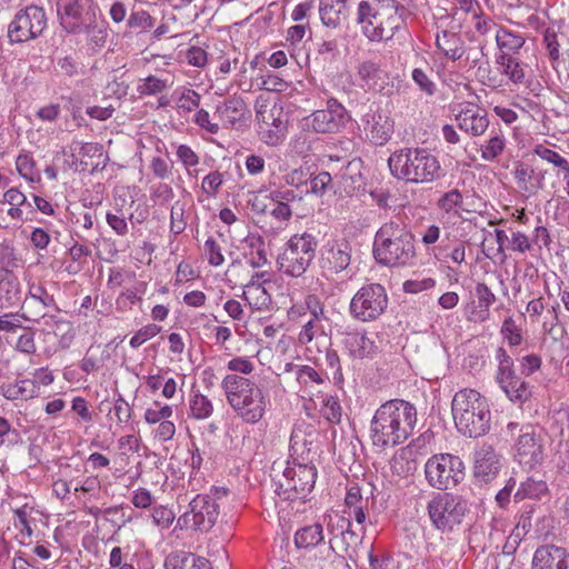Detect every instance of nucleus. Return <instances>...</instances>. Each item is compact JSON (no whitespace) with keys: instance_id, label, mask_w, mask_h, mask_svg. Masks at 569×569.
I'll use <instances>...</instances> for the list:
<instances>
[{"instance_id":"8fccbe9b","label":"nucleus","mask_w":569,"mask_h":569,"mask_svg":"<svg viewBox=\"0 0 569 569\" xmlns=\"http://www.w3.org/2000/svg\"><path fill=\"white\" fill-rule=\"evenodd\" d=\"M438 208L446 213L460 216L463 206V196L458 189L445 192L437 202Z\"/></svg>"},{"instance_id":"de8ad7c7","label":"nucleus","mask_w":569,"mask_h":569,"mask_svg":"<svg viewBox=\"0 0 569 569\" xmlns=\"http://www.w3.org/2000/svg\"><path fill=\"white\" fill-rule=\"evenodd\" d=\"M201 252L211 267H221L224 263L221 242L212 236L206 239Z\"/></svg>"},{"instance_id":"c85d7f7f","label":"nucleus","mask_w":569,"mask_h":569,"mask_svg":"<svg viewBox=\"0 0 569 569\" xmlns=\"http://www.w3.org/2000/svg\"><path fill=\"white\" fill-rule=\"evenodd\" d=\"M319 14L323 26L336 29L347 18V1L320 0Z\"/></svg>"},{"instance_id":"39448f33","label":"nucleus","mask_w":569,"mask_h":569,"mask_svg":"<svg viewBox=\"0 0 569 569\" xmlns=\"http://www.w3.org/2000/svg\"><path fill=\"white\" fill-rule=\"evenodd\" d=\"M390 173L407 183H431L443 176L437 156L425 148H402L388 159Z\"/></svg>"},{"instance_id":"393cba45","label":"nucleus","mask_w":569,"mask_h":569,"mask_svg":"<svg viewBox=\"0 0 569 569\" xmlns=\"http://www.w3.org/2000/svg\"><path fill=\"white\" fill-rule=\"evenodd\" d=\"M496 66L499 73L507 79L506 84L520 86L525 83L527 66L515 56L497 54Z\"/></svg>"},{"instance_id":"a211bd4d","label":"nucleus","mask_w":569,"mask_h":569,"mask_svg":"<svg viewBox=\"0 0 569 569\" xmlns=\"http://www.w3.org/2000/svg\"><path fill=\"white\" fill-rule=\"evenodd\" d=\"M342 336V345L351 358H372L377 353L378 347L366 330L348 327Z\"/></svg>"},{"instance_id":"37998d69","label":"nucleus","mask_w":569,"mask_h":569,"mask_svg":"<svg viewBox=\"0 0 569 569\" xmlns=\"http://www.w3.org/2000/svg\"><path fill=\"white\" fill-rule=\"evenodd\" d=\"M382 70L380 66L373 61H363L358 67V76L363 81L365 87L370 90L381 91L382 87L378 83L381 78Z\"/></svg>"},{"instance_id":"774afa93","label":"nucleus","mask_w":569,"mask_h":569,"mask_svg":"<svg viewBox=\"0 0 569 569\" xmlns=\"http://www.w3.org/2000/svg\"><path fill=\"white\" fill-rule=\"evenodd\" d=\"M177 432V428L173 421L170 419L154 426L152 429V437L156 441L160 443L168 442L174 438Z\"/></svg>"},{"instance_id":"2f4dec72","label":"nucleus","mask_w":569,"mask_h":569,"mask_svg":"<svg viewBox=\"0 0 569 569\" xmlns=\"http://www.w3.org/2000/svg\"><path fill=\"white\" fill-rule=\"evenodd\" d=\"M345 506L347 508L346 512L350 518H353L359 525L365 522L368 498L362 497L358 486H351L347 490Z\"/></svg>"},{"instance_id":"412c9836","label":"nucleus","mask_w":569,"mask_h":569,"mask_svg":"<svg viewBox=\"0 0 569 569\" xmlns=\"http://www.w3.org/2000/svg\"><path fill=\"white\" fill-rule=\"evenodd\" d=\"M569 551L566 548L545 545L533 553L532 569H568Z\"/></svg>"},{"instance_id":"603ef678","label":"nucleus","mask_w":569,"mask_h":569,"mask_svg":"<svg viewBox=\"0 0 569 569\" xmlns=\"http://www.w3.org/2000/svg\"><path fill=\"white\" fill-rule=\"evenodd\" d=\"M176 156L189 176L197 174L198 171L192 172L191 169L199 164L200 158L188 144L177 146Z\"/></svg>"},{"instance_id":"a878e982","label":"nucleus","mask_w":569,"mask_h":569,"mask_svg":"<svg viewBox=\"0 0 569 569\" xmlns=\"http://www.w3.org/2000/svg\"><path fill=\"white\" fill-rule=\"evenodd\" d=\"M267 106L261 104L256 109V118L260 124L259 134L263 143L270 147L279 146L283 141V134L280 130V121L276 123L273 114L267 117Z\"/></svg>"},{"instance_id":"4d7b16f0","label":"nucleus","mask_w":569,"mask_h":569,"mask_svg":"<svg viewBox=\"0 0 569 569\" xmlns=\"http://www.w3.org/2000/svg\"><path fill=\"white\" fill-rule=\"evenodd\" d=\"M533 153L541 158L542 160L552 163L553 166L560 168L562 171H569V162L566 158L560 156L558 152L549 149L543 144H536L533 147Z\"/></svg>"},{"instance_id":"09e8293b","label":"nucleus","mask_w":569,"mask_h":569,"mask_svg":"<svg viewBox=\"0 0 569 569\" xmlns=\"http://www.w3.org/2000/svg\"><path fill=\"white\" fill-rule=\"evenodd\" d=\"M412 451L409 449H400L391 460V469L398 476H408L412 473L417 466L411 459Z\"/></svg>"},{"instance_id":"4be33fe9","label":"nucleus","mask_w":569,"mask_h":569,"mask_svg":"<svg viewBox=\"0 0 569 569\" xmlns=\"http://www.w3.org/2000/svg\"><path fill=\"white\" fill-rule=\"evenodd\" d=\"M501 468V456L489 445H482L475 451V475L485 481L495 478Z\"/></svg>"},{"instance_id":"5701e85b","label":"nucleus","mask_w":569,"mask_h":569,"mask_svg":"<svg viewBox=\"0 0 569 569\" xmlns=\"http://www.w3.org/2000/svg\"><path fill=\"white\" fill-rule=\"evenodd\" d=\"M367 138L377 146L387 143L393 133V121L381 113H367L363 118Z\"/></svg>"},{"instance_id":"3c124183","label":"nucleus","mask_w":569,"mask_h":569,"mask_svg":"<svg viewBox=\"0 0 569 569\" xmlns=\"http://www.w3.org/2000/svg\"><path fill=\"white\" fill-rule=\"evenodd\" d=\"M177 94V109L182 112H191L200 104V94L190 88H181L174 91Z\"/></svg>"},{"instance_id":"6ab92c4d","label":"nucleus","mask_w":569,"mask_h":569,"mask_svg":"<svg viewBox=\"0 0 569 569\" xmlns=\"http://www.w3.org/2000/svg\"><path fill=\"white\" fill-rule=\"evenodd\" d=\"M286 371H292L295 373L296 381L300 387L298 390L299 393L301 395L302 398L308 397L310 400H313V390H316L319 393V387L326 385V380L328 379L327 375L319 372L313 367L307 365L301 366L287 363Z\"/></svg>"},{"instance_id":"a19ab883","label":"nucleus","mask_w":569,"mask_h":569,"mask_svg":"<svg viewBox=\"0 0 569 569\" xmlns=\"http://www.w3.org/2000/svg\"><path fill=\"white\" fill-rule=\"evenodd\" d=\"M16 169L21 178L28 182L40 181V172L36 168L33 156L29 151H21L16 159Z\"/></svg>"},{"instance_id":"f03ea898","label":"nucleus","mask_w":569,"mask_h":569,"mask_svg":"<svg viewBox=\"0 0 569 569\" xmlns=\"http://www.w3.org/2000/svg\"><path fill=\"white\" fill-rule=\"evenodd\" d=\"M407 9L398 0L360 1L357 23L370 42H388L405 30Z\"/></svg>"},{"instance_id":"473e14b6","label":"nucleus","mask_w":569,"mask_h":569,"mask_svg":"<svg viewBox=\"0 0 569 569\" xmlns=\"http://www.w3.org/2000/svg\"><path fill=\"white\" fill-rule=\"evenodd\" d=\"M0 393L8 400L31 399L38 396L39 390L34 382L29 379L2 383Z\"/></svg>"},{"instance_id":"423d86ee","label":"nucleus","mask_w":569,"mask_h":569,"mask_svg":"<svg viewBox=\"0 0 569 569\" xmlns=\"http://www.w3.org/2000/svg\"><path fill=\"white\" fill-rule=\"evenodd\" d=\"M452 417L457 430L478 438L490 429L491 413L487 399L473 389L458 391L452 399Z\"/></svg>"},{"instance_id":"e433bc0d","label":"nucleus","mask_w":569,"mask_h":569,"mask_svg":"<svg viewBox=\"0 0 569 569\" xmlns=\"http://www.w3.org/2000/svg\"><path fill=\"white\" fill-rule=\"evenodd\" d=\"M437 48L450 60H459L465 53L463 41L459 36L451 32H442L437 36Z\"/></svg>"},{"instance_id":"1a4fd4ad","label":"nucleus","mask_w":569,"mask_h":569,"mask_svg":"<svg viewBox=\"0 0 569 569\" xmlns=\"http://www.w3.org/2000/svg\"><path fill=\"white\" fill-rule=\"evenodd\" d=\"M388 307V295L380 283L362 286L349 305L351 317L361 322L377 320Z\"/></svg>"},{"instance_id":"6e6d98bb","label":"nucleus","mask_w":569,"mask_h":569,"mask_svg":"<svg viewBox=\"0 0 569 569\" xmlns=\"http://www.w3.org/2000/svg\"><path fill=\"white\" fill-rule=\"evenodd\" d=\"M325 319L308 318L302 322L301 330L298 335V341L301 345H308L319 333L323 332L322 321Z\"/></svg>"},{"instance_id":"ea45409f","label":"nucleus","mask_w":569,"mask_h":569,"mask_svg":"<svg viewBox=\"0 0 569 569\" xmlns=\"http://www.w3.org/2000/svg\"><path fill=\"white\" fill-rule=\"evenodd\" d=\"M315 406H319L321 416L333 423L340 421L341 418V406L338 399L331 395H318L317 399L312 400Z\"/></svg>"},{"instance_id":"4468645a","label":"nucleus","mask_w":569,"mask_h":569,"mask_svg":"<svg viewBox=\"0 0 569 569\" xmlns=\"http://www.w3.org/2000/svg\"><path fill=\"white\" fill-rule=\"evenodd\" d=\"M317 479V469L310 462H300L296 459L283 471V482L281 487L286 491H291L288 498H305L313 489Z\"/></svg>"},{"instance_id":"20e7f679","label":"nucleus","mask_w":569,"mask_h":569,"mask_svg":"<svg viewBox=\"0 0 569 569\" xmlns=\"http://www.w3.org/2000/svg\"><path fill=\"white\" fill-rule=\"evenodd\" d=\"M372 252L380 264L400 268L416 261L415 237L402 223L388 221L375 234Z\"/></svg>"},{"instance_id":"4c0bfd02","label":"nucleus","mask_w":569,"mask_h":569,"mask_svg":"<svg viewBox=\"0 0 569 569\" xmlns=\"http://www.w3.org/2000/svg\"><path fill=\"white\" fill-rule=\"evenodd\" d=\"M507 138L501 130L490 131L489 138L481 144L480 153L485 161L498 159L505 151Z\"/></svg>"},{"instance_id":"f3484780","label":"nucleus","mask_w":569,"mask_h":569,"mask_svg":"<svg viewBox=\"0 0 569 569\" xmlns=\"http://www.w3.org/2000/svg\"><path fill=\"white\" fill-rule=\"evenodd\" d=\"M351 260V247L346 240H329L321 250V267L330 272H341Z\"/></svg>"},{"instance_id":"7ed1b4c3","label":"nucleus","mask_w":569,"mask_h":569,"mask_svg":"<svg viewBox=\"0 0 569 569\" xmlns=\"http://www.w3.org/2000/svg\"><path fill=\"white\" fill-rule=\"evenodd\" d=\"M221 389L234 415L247 425H257L266 416L270 399L263 388L253 380L227 375L221 381Z\"/></svg>"},{"instance_id":"a18cd8bd","label":"nucleus","mask_w":569,"mask_h":569,"mask_svg":"<svg viewBox=\"0 0 569 569\" xmlns=\"http://www.w3.org/2000/svg\"><path fill=\"white\" fill-rule=\"evenodd\" d=\"M173 415V407L161 401H153L143 412V420L149 426H157Z\"/></svg>"},{"instance_id":"49530a36","label":"nucleus","mask_w":569,"mask_h":569,"mask_svg":"<svg viewBox=\"0 0 569 569\" xmlns=\"http://www.w3.org/2000/svg\"><path fill=\"white\" fill-rule=\"evenodd\" d=\"M431 74L432 69L413 68L411 71L413 83L417 86L418 90L427 97H433L438 91L437 83L432 80Z\"/></svg>"},{"instance_id":"b1692460","label":"nucleus","mask_w":569,"mask_h":569,"mask_svg":"<svg viewBox=\"0 0 569 569\" xmlns=\"http://www.w3.org/2000/svg\"><path fill=\"white\" fill-rule=\"evenodd\" d=\"M496 380L510 401L523 403L531 395L529 383L519 378L515 370L497 373Z\"/></svg>"},{"instance_id":"aec40b11","label":"nucleus","mask_w":569,"mask_h":569,"mask_svg":"<svg viewBox=\"0 0 569 569\" xmlns=\"http://www.w3.org/2000/svg\"><path fill=\"white\" fill-rule=\"evenodd\" d=\"M92 6H94V0H58L57 12L60 24L67 32H78L82 26L84 9Z\"/></svg>"},{"instance_id":"f257e3e1","label":"nucleus","mask_w":569,"mask_h":569,"mask_svg":"<svg viewBox=\"0 0 569 569\" xmlns=\"http://www.w3.org/2000/svg\"><path fill=\"white\" fill-rule=\"evenodd\" d=\"M417 423V410L410 402L395 399L381 405L370 423L372 445L379 449L403 443Z\"/></svg>"},{"instance_id":"13d9d810","label":"nucleus","mask_w":569,"mask_h":569,"mask_svg":"<svg viewBox=\"0 0 569 569\" xmlns=\"http://www.w3.org/2000/svg\"><path fill=\"white\" fill-rule=\"evenodd\" d=\"M128 27L146 32L153 27L154 20L146 10L132 11L128 18Z\"/></svg>"},{"instance_id":"2eb2a0df","label":"nucleus","mask_w":569,"mask_h":569,"mask_svg":"<svg viewBox=\"0 0 569 569\" xmlns=\"http://www.w3.org/2000/svg\"><path fill=\"white\" fill-rule=\"evenodd\" d=\"M513 450L516 460L528 469L541 465L545 458L542 437L532 426L521 427Z\"/></svg>"},{"instance_id":"69168bd1","label":"nucleus","mask_w":569,"mask_h":569,"mask_svg":"<svg viewBox=\"0 0 569 569\" xmlns=\"http://www.w3.org/2000/svg\"><path fill=\"white\" fill-rule=\"evenodd\" d=\"M27 317L19 312H9L0 316V331L16 332L23 328Z\"/></svg>"},{"instance_id":"e2e57ef3","label":"nucleus","mask_w":569,"mask_h":569,"mask_svg":"<svg viewBox=\"0 0 569 569\" xmlns=\"http://www.w3.org/2000/svg\"><path fill=\"white\" fill-rule=\"evenodd\" d=\"M161 331V327L149 323L140 328L130 339L129 345L131 348L137 349L144 342L156 337Z\"/></svg>"},{"instance_id":"052dcab7","label":"nucleus","mask_w":569,"mask_h":569,"mask_svg":"<svg viewBox=\"0 0 569 569\" xmlns=\"http://www.w3.org/2000/svg\"><path fill=\"white\" fill-rule=\"evenodd\" d=\"M28 298L33 301L40 302L44 308L58 309L53 296L50 295L47 291V289L41 284H30Z\"/></svg>"},{"instance_id":"0eeeda50","label":"nucleus","mask_w":569,"mask_h":569,"mask_svg":"<svg viewBox=\"0 0 569 569\" xmlns=\"http://www.w3.org/2000/svg\"><path fill=\"white\" fill-rule=\"evenodd\" d=\"M317 246V239L311 233L291 236L277 257L279 271L293 278L301 277L312 262Z\"/></svg>"},{"instance_id":"f704fd0d","label":"nucleus","mask_w":569,"mask_h":569,"mask_svg":"<svg viewBox=\"0 0 569 569\" xmlns=\"http://www.w3.org/2000/svg\"><path fill=\"white\" fill-rule=\"evenodd\" d=\"M548 496L549 489L546 481L529 477L520 483L515 493V499L517 501H522L525 499L542 500Z\"/></svg>"},{"instance_id":"c9c22d12","label":"nucleus","mask_w":569,"mask_h":569,"mask_svg":"<svg viewBox=\"0 0 569 569\" xmlns=\"http://www.w3.org/2000/svg\"><path fill=\"white\" fill-rule=\"evenodd\" d=\"M325 539L323 527L320 523L305 526L296 531L295 545L299 549H311Z\"/></svg>"},{"instance_id":"58836bf2","label":"nucleus","mask_w":569,"mask_h":569,"mask_svg":"<svg viewBox=\"0 0 569 569\" xmlns=\"http://www.w3.org/2000/svg\"><path fill=\"white\" fill-rule=\"evenodd\" d=\"M243 298L253 310H266L271 305V296L266 287L254 282L244 286Z\"/></svg>"},{"instance_id":"c756f323","label":"nucleus","mask_w":569,"mask_h":569,"mask_svg":"<svg viewBox=\"0 0 569 569\" xmlns=\"http://www.w3.org/2000/svg\"><path fill=\"white\" fill-rule=\"evenodd\" d=\"M495 39L499 52L497 54L516 56L525 44V37L516 31H512L503 26L497 27Z\"/></svg>"},{"instance_id":"bb28decb","label":"nucleus","mask_w":569,"mask_h":569,"mask_svg":"<svg viewBox=\"0 0 569 569\" xmlns=\"http://www.w3.org/2000/svg\"><path fill=\"white\" fill-rule=\"evenodd\" d=\"M163 566L164 569H211L206 558L184 550L169 553Z\"/></svg>"},{"instance_id":"72a5a7b5","label":"nucleus","mask_w":569,"mask_h":569,"mask_svg":"<svg viewBox=\"0 0 569 569\" xmlns=\"http://www.w3.org/2000/svg\"><path fill=\"white\" fill-rule=\"evenodd\" d=\"M217 113L228 126L240 122L246 113V103L240 97H231L217 107Z\"/></svg>"},{"instance_id":"680f3d73","label":"nucleus","mask_w":569,"mask_h":569,"mask_svg":"<svg viewBox=\"0 0 569 569\" xmlns=\"http://www.w3.org/2000/svg\"><path fill=\"white\" fill-rule=\"evenodd\" d=\"M302 302L309 318L327 319L325 303L319 296L309 293Z\"/></svg>"},{"instance_id":"338daca9","label":"nucleus","mask_w":569,"mask_h":569,"mask_svg":"<svg viewBox=\"0 0 569 569\" xmlns=\"http://www.w3.org/2000/svg\"><path fill=\"white\" fill-rule=\"evenodd\" d=\"M222 184L223 174L219 171H212L202 179L201 189L208 197L213 198L218 194Z\"/></svg>"},{"instance_id":"dca6fc26","label":"nucleus","mask_w":569,"mask_h":569,"mask_svg":"<svg viewBox=\"0 0 569 569\" xmlns=\"http://www.w3.org/2000/svg\"><path fill=\"white\" fill-rule=\"evenodd\" d=\"M456 121L460 130L472 137L482 136L489 127L486 110L472 102H463L458 106Z\"/></svg>"},{"instance_id":"f8f14e48","label":"nucleus","mask_w":569,"mask_h":569,"mask_svg":"<svg viewBox=\"0 0 569 569\" xmlns=\"http://www.w3.org/2000/svg\"><path fill=\"white\" fill-rule=\"evenodd\" d=\"M427 509L432 525L441 532L452 531L466 512L465 505L450 495H438L429 501Z\"/></svg>"},{"instance_id":"cd10ccee","label":"nucleus","mask_w":569,"mask_h":569,"mask_svg":"<svg viewBox=\"0 0 569 569\" xmlns=\"http://www.w3.org/2000/svg\"><path fill=\"white\" fill-rule=\"evenodd\" d=\"M242 249L248 263L252 268H262L268 264L266 243L261 236L249 233L242 241Z\"/></svg>"},{"instance_id":"79ce46f5","label":"nucleus","mask_w":569,"mask_h":569,"mask_svg":"<svg viewBox=\"0 0 569 569\" xmlns=\"http://www.w3.org/2000/svg\"><path fill=\"white\" fill-rule=\"evenodd\" d=\"M213 412L212 401L204 395L196 392L189 399V416L197 420H204Z\"/></svg>"},{"instance_id":"5fc2aeb1","label":"nucleus","mask_w":569,"mask_h":569,"mask_svg":"<svg viewBox=\"0 0 569 569\" xmlns=\"http://www.w3.org/2000/svg\"><path fill=\"white\" fill-rule=\"evenodd\" d=\"M290 197H293L291 191H273L271 192L272 200L277 201V206L272 209L271 216L280 221L289 220L292 216V211L290 207L282 202L283 199L289 200Z\"/></svg>"},{"instance_id":"c03bdc74","label":"nucleus","mask_w":569,"mask_h":569,"mask_svg":"<svg viewBox=\"0 0 569 569\" xmlns=\"http://www.w3.org/2000/svg\"><path fill=\"white\" fill-rule=\"evenodd\" d=\"M21 264L22 259L14 248L9 243H0V276L14 274V270Z\"/></svg>"},{"instance_id":"ddd939ff","label":"nucleus","mask_w":569,"mask_h":569,"mask_svg":"<svg viewBox=\"0 0 569 569\" xmlns=\"http://www.w3.org/2000/svg\"><path fill=\"white\" fill-rule=\"evenodd\" d=\"M347 119L345 107L336 99H329L326 109L317 110L301 120V128L316 133H335L345 126Z\"/></svg>"},{"instance_id":"9d476101","label":"nucleus","mask_w":569,"mask_h":569,"mask_svg":"<svg viewBox=\"0 0 569 569\" xmlns=\"http://www.w3.org/2000/svg\"><path fill=\"white\" fill-rule=\"evenodd\" d=\"M47 14L42 7L28 6L19 10L8 27V37L12 43H22L42 34L47 28Z\"/></svg>"},{"instance_id":"0e129e2a","label":"nucleus","mask_w":569,"mask_h":569,"mask_svg":"<svg viewBox=\"0 0 569 569\" xmlns=\"http://www.w3.org/2000/svg\"><path fill=\"white\" fill-rule=\"evenodd\" d=\"M152 522L160 529H168L174 521V512L164 506H157L151 513Z\"/></svg>"},{"instance_id":"bf43d9fd","label":"nucleus","mask_w":569,"mask_h":569,"mask_svg":"<svg viewBox=\"0 0 569 569\" xmlns=\"http://www.w3.org/2000/svg\"><path fill=\"white\" fill-rule=\"evenodd\" d=\"M503 339L512 347L522 342L521 329L518 327L512 317L505 319L500 330Z\"/></svg>"},{"instance_id":"6e6552de","label":"nucleus","mask_w":569,"mask_h":569,"mask_svg":"<svg viewBox=\"0 0 569 569\" xmlns=\"http://www.w3.org/2000/svg\"><path fill=\"white\" fill-rule=\"evenodd\" d=\"M428 483L439 490L456 487L465 478L462 460L451 453H438L430 457L425 465Z\"/></svg>"},{"instance_id":"7c9ffc66","label":"nucleus","mask_w":569,"mask_h":569,"mask_svg":"<svg viewBox=\"0 0 569 569\" xmlns=\"http://www.w3.org/2000/svg\"><path fill=\"white\" fill-rule=\"evenodd\" d=\"M21 284L16 274L0 276V307L11 308L20 303Z\"/></svg>"},{"instance_id":"9b49d317","label":"nucleus","mask_w":569,"mask_h":569,"mask_svg":"<svg viewBox=\"0 0 569 569\" xmlns=\"http://www.w3.org/2000/svg\"><path fill=\"white\" fill-rule=\"evenodd\" d=\"M219 506L214 499L207 495L196 496L189 503V510L177 520V528L193 529L208 532L217 522Z\"/></svg>"},{"instance_id":"864d4df0","label":"nucleus","mask_w":569,"mask_h":569,"mask_svg":"<svg viewBox=\"0 0 569 569\" xmlns=\"http://www.w3.org/2000/svg\"><path fill=\"white\" fill-rule=\"evenodd\" d=\"M169 87L168 81L156 76L139 80L137 91L141 96H153L163 92Z\"/></svg>"}]
</instances>
